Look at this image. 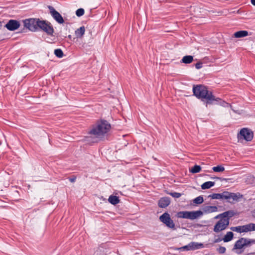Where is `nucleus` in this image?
<instances>
[{
  "label": "nucleus",
  "instance_id": "1",
  "mask_svg": "<svg viewBox=\"0 0 255 255\" xmlns=\"http://www.w3.org/2000/svg\"><path fill=\"white\" fill-rule=\"evenodd\" d=\"M193 93L197 99L206 104V107L208 105L220 104L225 106L228 104L227 103L222 101L220 98H216L213 95L212 92L209 91L208 88L203 85L193 86Z\"/></svg>",
  "mask_w": 255,
  "mask_h": 255
},
{
  "label": "nucleus",
  "instance_id": "2",
  "mask_svg": "<svg viewBox=\"0 0 255 255\" xmlns=\"http://www.w3.org/2000/svg\"><path fill=\"white\" fill-rule=\"evenodd\" d=\"M111 128V125L106 120H102L97 122L89 131V134L91 136L87 137L86 140L93 143L99 142L104 137Z\"/></svg>",
  "mask_w": 255,
  "mask_h": 255
},
{
  "label": "nucleus",
  "instance_id": "3",
  "mask_svg": "<svg viewBox=\"0 0 255 255\" xmlns=\"http://www.w3.org/2000/svg\"><path fill=\"white\" fill-rule=\"evenodd\" d=\"M203 215L202 211L200 210L193 211H180L176 214L178 218L187 219L191 220L198 219Z\"/></svg>",
  "mask_w": 255,
  "mask_h": 255
},
{
  "label": "nucleus",
  "instance_id": "4",
  "mask_svg": "<svg viewBox=\"0 0 255 255\" xmlns=\"http://www.w3.org/2000/svg\"><path fill=\"white\" fill-rule=\"evenodd\" d=\"M40 21L39 18H29L23 20V23L24 27L31 31L35 32L38 30Z\"/></svg>",
  "mask_w": 255,
  "mask_h": 255
},
{
  "label": "nucleus",
  "instance_id": "5",
  "mask_svg": "<svg viewBox=\"0 0 255 255\" xmlns=\"http://www.w3.org/2000/svg\"><path fill=\"white\" fill-rule=\"evenodd\" d=\"M160 221L166 226L172 230H176V227L173 221L171 219L170 215L167 212L164 213L159 217Z\"/></svg>",
  "mask_w": 255,
  "mask_h": 255
},
{
  "label": "nucleus",
  "instance_id": "6",
  "mask_svg": "<svg viewBox=\"0 0 255 255\" xmlns=\"http://www.w3.org/2000/svg\"><path fill=\"white\" fill-rule=\"evenodd\" d=\"M39 28L49 36H53L54 29L51 23L46 20H41L39 23Z\"/></svg>",
  "mask_w": 255,
  "mask_h": 255
},
{
  "label": "nucleus",
  "instance_id": "7",
  "mask_svg": "<svg viewBox=\"0 0 255 255\" xmlns=\"http://www.w3.org/2000/svg\"><path fill=\"white\" fill-rule=\"evenodd\" d=\"M231 230L238 233H247L255 231V224L250 223L243 226L231 227Z\"/></svg>",
  "mask_w": 255,
  "mask_h": 255
},
{
  "label": "nucleus",
  "instance_id": "8",
  "mask_svg": "<svg viewBox=\"0 0 255 255\" xmlns=\"http://www.w3.org/2000/svg\"><path fill=\"white\" fill-rule=\"evenodd\" d=\"M253 132L248 128H243L241 129L240 132L238 134L239 139H245L246 141H251L253 138Z\"/></svg>",
  "mask_w": 255,
  "mask_h": 255
},
{
  "label": "nucleus",
  "instance_id": "9",
  "mask_svg": "<svg viewBox=\"0 0 255 255\" xmlns=\"http://www.w3.org/2000/svg\"><path fill=\"white\" fill-rule=\"evenodd\" d=\"M242 197V195L239 193H232L228 191H224V199L231 204H234L239 201V199Z\"/></svg>",
  "mask_w": 255,
  "mask_h": 255
},
{
  "label": "nucleus",
  "instance_id": "10",
  "mask_svg": "<svg viewBox=\"0 0 255 255\" xmlns=\"http://www.w3.org/2000/svg\"><path fill=\"white\" fill-rule=\"evenodd\" d=\"M219 220L216 223L214 227L213 231L216 233H219L225 230L229 225V221L227 219L219 217Z\"/></svg>",
  "mask_w": 255,
  "mask_h": 255
},
{
  "label": "nucleus",
  "instance_id": "11",
  "mask_svg": "<svg viewBox=\"0 0 255 255\" xmlns=\"http://www.w3.org/2000/svg\"><path fill=\"white\" fill-rule=\"evenodd\" d=\"M48 8L51 16L58 23L62 24L64 23L63 18L59 12L56 11L52 6H48Z\"/></svg>",
  "mask_w": 255,
  "mask_h": 255
},
{
  "label": "nucleus",
  "instance_id": "12",
  "mask_svg": "<svg viewBox=\"0 0 255 255\" xmlns=\"http://www.w3.org/2000/svg\"><path fill=\"white\" fill-rule=\"evenodd\" d=\"M253 242L254 241L242 238L235 243L234 249H241L243 247L247 246L251 243Z\"/></svg>",
  "mask_w": 255,
  "mask_h": 255
},
{
  "label": "nucleus",
  "instance_id": "13",
  "mask_svg": "<svg viewBox=\"0 0 255 255\" xmlns=\"http://www.w3.org/2000/svg\"><path fill=\"white\" fill-rule=\"evenodd\" d=\"M20 26V23L16 20L10 19L5 24V27L10 31H14Z\"/></svg>",
  "mask_w": 255,
  "mask_h": 255
},
{
  "label": "nucleus",
  "instance_id": "14",
  "mask_svg": "<svg viewBox=\"0 0 255 255\" xmlns=\"http://www.w3.org/2000/svg\"><path fill=\"white\" fill-rule=\"evenodd\" d=\"M235 215V213L234 211L230 210L226 212H225L222 214H220L217 216L215 217V218H219V217H222L223 219L226 220H228L229 221V223L230 222V219L233 217Z\"/></svg>",
  "mask_w": 255,
  "mask_h": 255
},
{
  "label": "nucleus",
  "instance_id": "15",
  "mask_svg": "<svg viewBox=\"0 0 255 255\" xmlns=\"http://www.w3.org/2000/svg\"><path fill=\"white\" fill-rule=\"evenodd\" d=\"M170 203V198L167 197L161 198L158 203L159 207L164 208L167 207Z\"/></svg>",
  "mask_w": 255,
  "mask_h": 255
},
{
  "label": "nucleus",
  "instance_id": "16",
  "mask_svg": "<svg viewBox=\"0 0 255 255\" xmlns=\"http://www.w3.org/2000/svg\"><path fill=\"white\" fill-rule=\"evenodd\" d=\"M203 213L204 212L206 214H209L217 212L218 208L216 206H206L203 208Z\"/></svg>",
  "mask_w": 255,
  "mask_h": 255
},
{
  "label": "nucleus",
  "instance_id": "17",
  "mask_svg": "<svg viewBox=\"0 0 255 255\" xmlns=\"http://www.w3.org/2000/svg\"><path fill=\"white\" fill-rule=\"evenodd\" d=\"M189 246L192 250H197L204 248V245L202 243L192 242L189 244Z\"/></svg>",
  "mask_w": 255,
  "mask_h": 255
},
{
  "label": "nucleus",
  "instance_id": "18",
  "mask_svg": "<svg viewBox=\"0 0 255 255\" xmlns=\"http://www.w3.org/2000/svg\"><path fill=\"white\" fill-rule=\"evenodd\" d=\"M248 35V32L246 30H241L234 33L236 38L244 37Z\"/></svg>",
  "mask_w": 255,
  "mask_h": 255
},
{
  "label": "nucleus",
  "instance_id": "19",
  "mask_svg": "<svg viewBox=\"0 0 255 255\" xmlns=\"http://www.w3.org/2000/svg\"><path fill=\"white\" fill-rule=\"evenodd\" d=\"M224 192L221 193H214L208 196L212 199H224Z\"/></svg>",
  "mask_w": 255,
  "mask_h": 255
},
{
  "label": "nucleus",
  "instance_id": "20",
  "mask_svg": "<svg viewBox=\"0 0 255 255\" xmlns=\"http://www.w3.org/2000/svg\"><path fill=\"white\" fill-rule=\"evenodd\" d=\"M108 201L111 204L114 205L118 204L120 202L119 198L117 196L114 195H111L109 198Z\"/></svg>",
  "mask_w": 255,
  "mask_h": 255
},
{
  "label": "nucleus",
  "instance_id": "21",
  "mask_svg": "<svg viewBox=\"0 0 255 255\" xmlns=\"http://www.w3.org/2000/svg\"><path fill=\"white\" fill-rule=\"evenodd\" d=\"M215 183L213 181H207L201 185V188L202 189H208L215 185Z\"/></svg>",
  "mask_w": 255,
  "mask_h": 255
},
{
  "label": "nucleus",
  "instance_id": "22",
  "mask_svg": "<svg viewBox=\"0 0 255 255\" xmlns=\"http://www.w3.org/2000/svg\"><path fill=\"white\" fill-rule=\"evenodd\" d=\"M85 28L84 26H81L75 31V34L77 37H82L85 33Z\"/></svg>",
  "mask_w": 255,
  "mask_h": 255
},
{
  "label": "nucleus",
  "instance_id": "23",
  "mask_svg": "<svg viewBox=\"0 0 255 255\" xmlns=\"http://www.w3.org/2000/svg\"><path fill=\"white\" fill-rule=\"evenodd\" d=\"M193 61V57L191 55L184 56L182 59V62L185 64H190Z\"/></svg>",
  "mask_w": 255,
  "mask_h": 255
},
{
  "label": "nucleus",
  "instance_id": "24",
  "mask_svg": "<svg viewBox=\"0 0 255 255\" xmlns=\"http://www.w3.org/2000/svg\"><path fill=\"white\" fill-rule=\"evenodd\" d=\"M234 234L232 232H228L223 239L224 242H228L233 238Z\"/></svg>",
  "mask_w": 255,
  "mask_h": 255
},
{
  "label": "nucleus",
  "instance_id": "25",
  "mask_svg": "<svg viewBox=\"0 0 255 255\" xmlns=\"http://www.w3.org/2000/svg\"><path fill=\"white\" fill-rule=\"evenodd\" d=\"M201 167L200 165H195L189 169V171L192 173H197L200 172Z\"/></svg>",
  "mask_w": 255,
  "mask_h": 255
},
{
  "label": "nucleus",
  "instance_id": "26",
  "mask_svg": "<svg viewBox=\"0 0 255 255\" xmlns=\"http://www.w3.org/2000/svg\"><path fill=\"white\" fill-rule=\"evenodd\" d=\"M212 169L215 172H221L225 170V168L222 165H218L213 167Z\"/></svg>",
  "mask_w": 255,
  "mask_h": 255
},
{
  "label": "nucleus",
  "instance_id": "27",
  "mask_svg": "<svg viewBox=\"0 0 255 255\" xmlns=\"http://www.w3.org/2000/svg\"><path fill=\"white\" fill-rule=\"evenodd\" d=\"M204 201L203 197L201 196H199L196 198H195L193 200V203L196 204H200L202 203Z\"/></svg>",
  "mask_w": 255,
  "mask_h": 255
},
{
  "label": "nucleus",
  "instance_id": "28",
  "mask_svg": "<svg viewBox=\"0 0 255 255\" xmlns=\"http://www.w3.org/2000/svg\"><path fill=\"white\" fill-rule=\"evenodd\" d=\"M54 54L58 58H62L63 56V52L61 49H55Z\"/></svg>",
  "mask_w": 255,
  "mask_h": 255
},
{
  "label": "nucleus",
  "instance_id": "29",
  "mask_svg": "<svg viewBox=\"0 0 255 255\" xmlns=\"http://www.w3.org/2000/svg\"><path fill=\"white\" fill-rule=\"evenodd\" d=\"M84 9L83 8H79L76 11V14L77 16L80 17L84 15Z\"/></svg>",
  "mask_w": 255,
  "mask_h": 255
},
{
  "label": "nucleus",
  "instance_id": "30",
  "mask_svg": "<svg viewBox=\"0 0 255 255\" xmlns=\"http://www.w3.org/2000/svg\"><path fill=\"white\" fill-rule=\"evenodd\" d=\"M169 194V195L172 196L173 197L176 198H178L181 196V194L180 193L175 192L170 193Z\"/></svg>",
  "mask_w": 255,
  "mask_h": 255
},
{
  "label": "nucleus",
  "instance_id": "31",
  "mask_svg": "<svg viewBox=\"0 0 255 255\" xmlns=\"http://www.w3.org/2000/svg\"><path fill=\"white\" fill-rule=\"evenodd\" d=\"M226 248L224 247H220L219 248L217 249V251L220 254H224L226 252Z\"/></svg>",
  "mask_w": 255,
  "mask_h": 255
},
{
  "label": "nucleus",
  "instance_id": "32",
  "mask_svg": "<svg viewBox=\"0 0 255 255\" xmlns=\"http://www.w3.org/2000/svg\"><path fill=\"white\" fill-rule=\"evenodd\" d=\"M203 63L202 62H198L195 64V67L197 69H199L202 67Z\"/></svg>",
  "mask_w": 255,
  "mask_h": 255
},
{
  "label": "nucleus",
  "instance_id": "33",
  "mask_svg": "<svg viewBox=\"0 0 255 255\" xmlns=\"http://www.w3.org/2000/svg\"><path fill=\"white\" fill-rule=\"evenodd\" d=\"M76 179V177L75 176H74V177H70V178H69V180L71 182L73 183V182H74L75 181Z\"/></svg>",
  "mask_w": 255,
  "mask_h": 255
},
{
  "label": "nucleus",
  "instance_id": "34",
  "mask_svg": "<svg viewBox=\"0 0 255 255\" xmlns=\"http://www.w3.org/2000/svg\"><path fill=\"white\" fill-rule=\"evenodd\" d=\"M252 215L253 218H255V209L252 212Z\"/></svg>",
  "mask_w": 255,
  "mask_h": 255
},
{
  "label": "nucleus",
  "instance_id": "35",
  "mask_svg": "<svg viewBox=\"0 0 255 255\" xmlns=\"http://www.w3.org/2000/svg\"><path fill=\"white\" fill-rule=\"evenodd\" d=\"M222 240L220 239H216L214 241L215 243H218L220 241H221Z\"/></svg>",
  "mask_w": 255,
  "mask_h": 255
},
{
  "label": "nucleus",
  "instance_id": "36",
  "mask_svg": "<svg viewBox=\"0 0 255 255\" xmlns=\"http://www.w3.org/2000/svg\"><path fill=\"white\" fill-rule=\"evenodd\" d=\"M251 3L252 4L255 5V0H251Z\"/></svg>",
  "mask_w": 255,
  "mask_h": 255
},
{
  "label": "nucleus",
  "instance_id": "37",
  "mask_svg": "<svg viewBox=\"0 0 255 255\" xmlns=\"http://www.w3.org/2000/svg\"><path fill=\"white\" fill-rule=\"evenodd\" d=\"M1 27H2V23L1 21H0V29L1 28Z\"/></svg>",
  "mask_w": 255,
  "mask_h": 255
},
{
  "label": "nucleus",
  "instance_id": "38",
  "mask_svg": "<svg viewBox=\"0 0 255 255\" xmlns=\"http://www.w3.org/2000/svg\"><path fill=\"white\" fill-rule=\"evenodd\" d=\"M214 178H215V177ZM216 178L219 179V177H216Z\"/></svg>",
  "mask_w": 255,
  "mask_h": 255
},
{
  "label": "nucleus",
  "instance_id": "39",
  "mask_svg": "<svg viewBox=\"0 0 255 255\" xmlns=\"http://www.w3.org/2000/svg\"><path fill=\"white\" fill-rule=\"evenodd\" d=\"M184 248H187V246H185Z\"/></svg>",
  "mask_w": 255,
  "mask_h": 255
}]
</instances>
